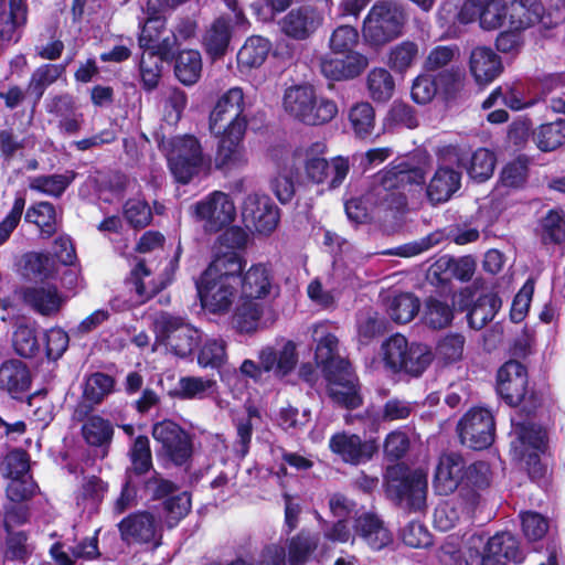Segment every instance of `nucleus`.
<instances>
[{
    "label": "nucleus",
    "mask_w": 565,
    "mask_h": 565,
    "mask_svg": "<svg viewBox=\"0 0 565 565\" xmlns=\"http://www.w3.org/2000/svg\"><path fill=\"white\" fill-rule=\"evenodd\" d=\"M245 100L241 87H232L216 102L209 118L212 135L218 138L215 167L231 171L248 163L243 139L247 129Z\"/></svg>",
    "instance_id": "obj_1"
},
{
    "label": "nucleus",
    "mask_w": 565,
    "mask_h": 565,
    "mask_svg": "<svg viewBox=\"0 0 565 565\" xmlns=\"http://www.w3.org/2000/svg\"><path fill=\"white\" fill-rule=\"evenodd\" d=\"M312 339L317 342L315 356L328 381L329 396L347 408L360 406L362 398L358 392L356 377L350 362L339 352L338 338L328 331L327 326L317 324L312 328Z\"/></svg>",
    "instance_id": "obj_2"
},
{
    "label": "nucleus",
    "mask_w": 565,
    "mask_h": 565,
    "mask_svg": "<svg viewBox=\"0 0 565 565\" xmlns=\"http://www.w3.org/2000/svg\"><path fill=\"white\" fill-rule=\"evenodd\" d=\"M425 179L422 167L409 160L394 161L372 178L364 200L381 211L403 210L407 204V189L423 184Z\"/></svg>",
    "instance_id": "obj_3"
},
{
    "label": "nucleus",
    "mask_w": 565,
    "mask_h": 565,
    "mask_svg": "<svg viewBox=\"0 0 565 565\" xmlns=\"http://www.w3.org/2000/svg\"><path fill=\"white\" fill-rule=\"evenodd\" d=\"M407 13L394 1H379L364 18L362 35L371 46L380 47L403 34Z\"/></svg>",
    "instance_id": "obj_4"
},
{
    "label": "nucleus",
    "mask_w": 565,
    "mask_h": 565,
    "mask_svg": "<svg viewBox=\"0 0 565 565\" xmlns=\"http://www.w3.org/2000/svg\"><path fill=\"white\" fill-rule=\"evenodd\" d=\"M523 559L520 543L510 532L497 533L487 542L481 535H471L467 542V565H507L508 561L521 563Z\"/></svg>",
    "instance_id": "obj_5"
},
{
    "label": "nucleus",
    "mask_w": 565,
    "mask_h": 565,
    "mask_svg": "<svg viewBox=\"0 0 565 565\" xmlns=\"http://www.w3.org/2000/svg\"><path fill=\"white\" fill-rule=\"evenodd\" d=\"M284 108L295 118L307 125H322L338 114L337 104L328 98H317L309 85L292 86L284 95Z\"/></svg>",
    "instance_id": "obj_6"
},
{
    "label": "nucleus",
    "mask_w": 565,
    "mask_h": 565,
    "mask_svg": "<svg viewBox=\"0 0 565 565\" xmlns=\"http://www.w3.org/2000/svg\"><path fill=\"white\" fill-rule=\"evenodd\" d=\"M511 454L514 460L524 462L533 477L542 475L540 452L546 446V433L542 426L521 416L512 417Z\"/></svg>",
    "instance_id": "obj_7"
},
{
    "label": "nucleus",
    "mask_w": 565,
    "mask_h": 565,
    "mask_svg": "<svg viewBox=\"0 0 565 565\" xmlns=\"http://www.w3.org/2000/svg\"><path fill=\"white\" fill-rule=\"evenodd\" d=\"M427 476L422 470H388L387 494L402 509L419 512L426 508Z\"/></svg>",
    "instance_id": "obj_8"
},
{
    "label": "nucleus",
    "mask_w": 565,
    "mask_h": 565,
    "mask_svg": "<svg viewBox=\"0 0 565 565\" xmlns=\"http://www.w3.org/2000/svg\"><path fill=\"white\" fill-rule=\"evenodd\" d=\"M384 361L393 371L420 375L431 363L433 355L426 345L412 343L402 334H394L383 343Z\"/></svg>",
    "instance_id": "obj_9"
},
{
    "label": "nucleus",
    "mask_w": 565,
    "mask_h": 565,
    "mask_svg": "<svg viewBox=\"0 0 565 565\" xmlns=\"http://www.w3.org/2000/svg\"><path fill=\"white\" fill-rule=\"evenodd\" d=\"M170 170L181 183H188L199 173L204 157L200 141L191 135L177 136L162 142Z\"/></svg>",
    "instance_id": "obj_10"
},
{
    "label": "nucleus",
    "mask_w": 565,
    "mask_h": 565,
    "mask_svg": "<svg viewBox=\"0 0 565 565\" xmlns=\"http://www.w3.org/2000/svg\"><path fill=\"white\" fill-rule=\"evenodd\" d=\"M497 391L510 406L521 405L527 415L540 405L534 393L527 394L526 370L519 361L510 360L499 369Z\"/></svg>",
    "instance_id": "obj_11"
},
{
    "label": "nucleus",
    "mask_w": 565,
    "mask_h": 565,
    "mask_svg": "<svg viewBox=\"0 0 565 565\" xmlns=\"http://www.w3.org/2000/svg\"><path fill=\"white\" fill-rule=\"evenodd\" d=\"M157 338L180 358L189 356L198 347L201 333L179 317L160 313L154 321Z\"/></svg>",
    "instance_id": "obj_12"
},
{
    "label": "nucleus",
    "mask_w": 565,
    "mask_h": 565,
    "mask_svg": "<svg viewBox=\"0 0 565 565\" xmlns=\"http://www.w3.org/2000/svg\"><path fill=\"white\" fill-rule=\"evenodd\" d=\"M439 160L440 163L426 189L427 199L434 205L447 202L459 190L461 173L450 166L461 167L463 164L456 147L445 148Z\"/></svg>",
    "instance_id": "obj_13"
},
{
    "label": "nucleus",
    "mask_w": 565,
    "mask_h": 565,
    "mask_svg": "<svg viewBox=\"0 0 565 565\" xmlns=\"http://www.w3.org/2000/svg\"><path fill=\"white\" fill-rule=\"evenodd\" d=\"M152 437L160 445L159 454L175 466L185 465L192 457V438L177 423L164 419L152 427Z\"/></svg>",
    "instance_id": "obj_14"
},
{
    "label": "nucleus",
    "mask_w": 565,
    "mask_h": 565,
    "mask_svg": "<svg viewBox=\"0 0 565 565\" xmlns=\"http://www.w3.org/2000/svg\"><path fill=\"white\" fill-rule=\"evenodd\" d=\"M120 537L127 544L149 545L157 548L162 544V521L150 511L130 513L118 523Z\"/></svg>",
    "instance_id": "obj_15"
},
{
    "label": "nucleus",
    "mask_w": 565,
    "mask_h": 565,
    "mask_svg": "<svg viewBox=\"0 0 565 565\" xmlns=\"http://www.w3.org/2000/svg\"><path fill=\"white\" fill-rule=\"evenodd\" d=\"M457 430L462 445L475 450L486 449L494 440L493 415L486 408H472L459 420Z\"/></svg>",
    "instance_id": "obj_16"
},
{
    "label": "nucleus",
    "mask_w": 565,
    "mask_h": 565,
    "mask_svg": "<svg viewBox=\"0 0 565 565\" xmlns=\"http://www.w3.org/2000/svg\"><path fill=\"white\" fill-rule=\"evenodd\" d=\"M195 216L204 221L206 232H218L230 225L236 215L234 202L228 194L215 191L191 206Z\"/></svg>",
    "instance_id": "obj_17"
},
{
    "label": "nucleus",
    "mask_w": 565,
    "mask_h": 565,
    "mask_svg": "<svg viewBox=\"0 0 565 565\" xmlns=\"http://www.w3.org/2000/svg\"><path fill=\"white\" fill-rule=\"evenodd\" d=\"M242 216L247 227L260 234L271 233L279 223V209L266 194L252 193L246 196Z\"/></svg>",
    "instance_id": "obj_18"
},
{
    "label": "nucleus",
    "mask_w": 565,
    "mask_h": 565,
    "mask_svg": "<svg viewBox=\"0 0 565 565\" xmlns=\"http://www.w3.org/2000/svg\"><path fill=\"white\" fill-rule=\"evenodd\" d=\"M238 284L202 275L199 294L203 308L212 313L223 315L234 303Z\"/></svg>",
    "instance_id": "obj_19"
},
{
    "label": "nucleus",
    "mask_w": 565,
    "mask_h": 565,
    "mask_svg": "<svg viewBox=\"0 0 565 565\" xmlns=\"http://www.w3.org/2000/svg\"><path fill=\"white\" fill-rule=\"evenodd\" d=\"M329 448L345 463L353 466L367 462L377 451L374 440H364L359 435L345 431L334 434L329 440Z\"/></svg>",
    "instance_id": "obj_20"
},
{
    "label": "nucleus",
    "mask_w": 565,
    "mask_h": 565,
    "mask_svg": "<svg viewBox=\"0 0 565 565\" xmlns=\"http://www.w3.org/2000/svg\"><path fill=\"white\" fill-rule=\"evenodd\" d=\"M115 379L103 372L88 375L83 384L82 399L74 409V418L83 420L96 405L114 392Z\"/></svg>",
    "instance_id": "obj_21"
},
{
    "label": "nucleus",
    "mask_w": 565,
    "mask_h": 565,
    "mask_svg": "<svg viewBox=\"0 0 565 565\" xmlns=\"http://www.w3.org/2000/svg\"><path fill=\"white\" fill-rule=\"evenodd\" d=\"M465 460L457 452H446L439 457L434 476V487L439 494L452 493L462 482Z\"/></svg>",
    "instance_id": "obj_22"
},
{
    "label": "nucleus",
    "mask_w": 565,
    "mask_h": 565,
    "mask_svg": "<svg viewBox=\"0 0 565 565\" xmlns=\"http://www.w3.org/2000/svg\"><path fill=\"white\" fill-rule=\"evenodd\" d=\"M31 383V372L21 360L10 359L0 364V391L12 398L22 399L30 390Z\"/></svg>",
    "instance_id": "obj_23"
},
{
    "label": "nucleus",
    "mask_w": 565,
    "mask_h": 565,
    "mask_svg": "<svg viewBox=\"0 0 565 565\" xmlns=\"http://www.w3.org/2000/svg\"><path fill=\"white\" fill-rule=\"evenodd\" d=\"M22 299L33 311L44 317L57 315L65 302L53 285L26 287L22 290Z\"/></svg>",
    "instance_id": "obj_24"
},
{
    "label": "nucleus",
    "mask_w": 565,
    "mask_h": 565,
    "mask_svg": "<svg viewBox=\"0 0 565 565\" xmlns=\"http://www.w3.org/2000/svg\"><path fill=\"white\" fill-rule=\"evenodd\" d=\"M321 20L315 8L301 6L285 15L281 21V30L295 40H306L318 29Z\"/></svg>",
    "instance_id": "obj_25"
},
{
    "label": "nucleus",
    "mask_w": 565,
    "mask_h": 565,
    "mask_svg": "<svg viewBox=\"0 0 565 565\" xmlns=\"http://www.w3.org/2000/svg\"><path fill=\"white\" fill-rule=\"evenodd\" d=\"M259 362L265 372H274L277 377L289 374L298 363L296 343L286 341L280 350L266 347L259 352Z\"/></svg>",
    "instance_id": "obj_26"
},
{
    "label": "nucleus",
    "mask_w": 565,
    "mask_h": 565,
    "mask_svg": "<svg viewBox=\"0 0 565 565\" xmlns=\"http://www.w3.org/2000/svg\"><path fill=\"white\" fill-rule=\"evenodd\" d=\"M242 300H258L270 295L274 284L270 271L262 264L250 266L238 279Z\"/></svg>",
    "instance_id": "obj_27"
},
{
    "label": "nucleus",
    "mask_w": 565,
    "mask_h": 565,
    "mask_svg": "<svg viewBox=\"0 0 565 565\" xmlns=\"http://www.w3.org/2000/svg\"><path fill=\"white\" fill-rule=\"evenodd\" d=\"M150 275L151 270L146 267L145 260L140 259L127 279L128 285H130L131 289L135 291L139 303H145L153 298L172 280V274L166 273L164 277L147 281L146 279L149 278Z\"/></svg>",
    "instance_id": "obj_28"
},
{
    "label": "nucleus",
    "mask_w": 565,
    "mask_h": 565,
    "mask_svg": "<svg viewBox=\"0 0 565 565\" xmlns=\"http://www.w3.org/2000/svg\"><path fill=\"white\" fill-rule=\"evenodd\" d=\"M369 65L365 55L353 52L345 58L326 57L321 60V73L330 79L342 81L359 76Z\"/></svg>",
    "instance_id": "obj_29"
},
{
    "label": "nucleus",
    "mask_w": 565,
    "mask_h": 565,
    "mask_svg": "<svg viewBox=\"0 0 565 565\" xmlns=\"http://www.w3.org/2000/svg\"><path fill=\"white\" fill-rule=\"evenodd\" d=\"M470 72L479 85L494 81L503 71L501 58L487 46H477L470 54Z\"/></svg>",
    "instance_id": "obj_30"
},
{
    "label": "nucleus",
    "mask_w": 565,
    "mask_h": 565,
    "mask_svg": "<svg viewBox=\"0 0 565 565\" xmlns=\"http://www.w3.org/2000/svg\"><path fill=\"white\" fill-rule=\"evenodd\" d=\"M233 31V18L221 15L216 18L205 30L202 44L212 58H220L225 55Z\"/></svg>",
    "instance_id": "obj_31"
},
{
    "label": "nucleus",
    "mask_w": 565,
    "mask_h": 565,
    "mask_svg": "<svg viewBox=\"0 0 565 565\" xmlns=\"http://www.w3.org/2000/svg\"><path fill=\"white\" fill-rule=\"evenodd\" d=\"M507 7L509 26L515 31L535 25L544 14V7L539 0H513Z\"/></svg>",
    "instance_id": "obj_32"
},
{
    "label": "nucleus",
    "mask_w": 565,
    "mask_h": 565,
    "mask_svg": "<svg viewBox=\"0 0 565 565\" xmlns=\"http://www.w3.org/2000/svg\"><path fill=\"white\" fill-rule=\"evenodd\" d=\"M245 260L234 250L218 252L203 275L238 284Z\"/></svg>",
    "instance_id": "obj_33"
},
{
    "label": "nucleus",
    "mask_w": 565,
    "mask_h": 565,
    "mask_svg": "<svg viewBox=\"0 0 565 565\" xmlns=\"http://www.w3.org/2000/svg\"><path fill=\"white\" fill-rule=\"evenodd\" d=\"M354 529L355 533L374 550H381L392 541L391 533L382 520L371 513L356 518Z\"/></svg>",
    "instance_id": "obj_34"
},
{
    "label": "nucleus",
    "mask_w": 565,
    "mask_h": 565,
    "mask_svg": "<svg viewBox=\"0 0 565 565\" xmlns=\"http://www.w3.org/2000/svg\"><path fill=\"white\" fill-rule=\"evenodd\" d=\"M319 535L308 530H301L288 540L289 565H306L319 545Z\"/></svg>",
    "instance_id": "obj_35"
},
{
    "label": "nucleus",
    "mask_w": 565,
    "mask_h": 565,
    "mask_svg": "<svg viewBox=\"0 0 565 565\" xmlns=\"http://www.w3.org/2000/svg\"><path fill=\"white\" fill-rule=\"evenodd\" d=\"M270 50L269 40L259 35L249 36L237 53V63L244 68H257L264 64Z\"/></svg>",
    "instance_id": "obj_36"
},
{
    "label": "nucleus",
    "mask_w": 565,
    "mask_h": 565,
    "mask_svg": "<svg viewBox=\"0 0 565 565\" xmlns=\"http://www.w3.org/2000/svg\"><path fill=\"white\" fill-rule=\"evenodd\" d=\"M22 274L30 279H50L56 274L54 259L49 254L30 252L22 256Z\"/></svg>",
    "instance_id": "obj_37"
},
{
    "label": "nucleus",
    "mask_w": 565,
    "mask_h": 565,
    "mask_svg": "<svg viewBox=\"0 0 565 565\" xmlns=\"http://www.w3.org/2000/svg\"><path fill=\"white\" fill-rule=\"evenodd\" d=\"M327 150L323 142H313L305 151V173L309 181L316 184H323L327 180L328 161L321 157Z\"/></svg>",
    "instance_id": "obj_38"
},
{
    "label": "nucleus",
    "mask_w": 565,
    "mask_h": 565,
    "mask_svg": "<svg viewBox=\"0 0 565 565\" xmlns=\"http://www.w3.org/2000/svg\"><path fill=\"white\" fill-rule=\"evenodd\" d=\"M262 316V303L252 300H243L233 316L234 328L239 333H254L263 328L260 322Z\"/></svg>",
    "instance_id": "obj_39"
},
{
    "label": "nucleus",
    "mask_w": 565,
    "mask_h": 565,
    "mask_svg": "<svg viewBox=\"0 0 565 565\" xmlns=\"http://www.w3.org/2000/svg\"><path fill=\"white\" fill-rule=\"evenodd\" d=\"M201 72L202 58L199 51L184 50L175 57L174 74L182 84H195L201 76Z\"/></svg>",
    "instance_id": "obj_40"
},
{
    "label": "nucleus",
    "mask_w": 565,
    "mask_h": 565,
    "mask_svg": "<svg viewBox=\"0 0 565 565\" xmlns=\"http://www.w3.org/2000/svg\"><path fill=\"white\" fill-rule=\"evenodd\" d=\"M217 388L213 379L183 376L179 380L175 395L181 399H203L212 396Z\"/></svg>",
    "instance_id": "obj_41"
},
{
    "label": "nucleus",
    "mask_w": 565,
    "mask_h": 565,
    "mask_svg": "<svg viewBox=\"0 0 565 565\" xmlns=\"http://www.w3.org/2000/svg\"><path fill=\"white\" fill-rule=\"evenodd\" d=\"M366 87L374 102L385 103L394 94L395 81L387 70L375 67L367 74Z\"/></svg>",
    "instance_id": "obj_42"
},
{
    "label": "nucleus",
    "mask_w": 565,
    "mask_h": 565,
    "mask_svg": "<svg viewBox=\"0 0 565 565\" xmlns=\"http://www.w3.org/2000/svg\"><path fill=\"white\" fill-rule=\"evenodd\" d=\"M454 319L452 307L440 299L429 297L424 307L423 322L434 330L447 328Z\"/></svg>",
    "instance_id": "obj_43"
},
{
    "label": "nucleus",
    "mask_w": 565,
    "mask_h": 565,
    "mask_svg": "<svg viewBox=\"0 0 565 565\" xmlns=\"http://www.w3.org/2000/svg\"><path fill=\"white\" fill-rule=\"evenodd\" d=\"M540 237L543 244L565 242V212L562 209L550 210L540 222Z\"/></svg>",
    "instance_id": "obj_44"
},
{
    "label": "nucleus",
    "mask_w": 565,
    "mask_h": 565,
    "mask_svg": "<svg viewBox=\"0 0 565 565\" xmlns=\"http://www.w3.org/2000/svg\"><path fill=\"white\" fill-rule=\"evenodd\" d=\"M533 140L542 151H552L565 143V120L543 124L533 132Z\"/></svg>",
    "instance_id": "obj_45"
},
{
    "label": "nucleus",
    "mask_w": 565,
    "mask_h": 565,
    "mask_svg": "<svg viewBox=\"0 0 565 565\" xmlns=\"http://www.w3.org/2000/svg\"><path fill=\"white\" fill-rule=\"evenodd\" d=\"M65 71V65L45 64L36 68L29 82L26 92L38 103L47 86L53 84Z\"/></svg>",
    "instance_id": "obj_46"
},
{
    "label": "nucleus",
    "mask_w": 565,
    "mask_h": 565,
    "mask_svg": "<svg viewBox=\"0 0 565 565\" xmlns=\"http://www.w3.org/2000/svg\"><path fill=\"white\" fill-rule=\"evenodd\" d=\"M419 49L413 41H403L394 45L388 53V66L396 73H405L418 60Z\"/></svg>",
    "instance_id": "obj_47"
},
{
    "label": "nucleus",
    "mask_w": 565,
    "mask_h": 565,
    "mask_svg": "<svg viewBox=\"0 0 565 565\" xmlns=\"http://www.w3.org/2000/svg\"><path fill=\"white\" fill-rule=\"evenodd\" d=\"M495 161L497 159L492 151L479 148L472 153L469 164L466 166L463 163L462 166L466 167L471 179L477 182H484L493 174Z\"/></svg>",
    "instance_id": "obj_48"
},
{
    "label": "nucleus",
    "mask_w": 565,
    "mask_h": 565,
    "mask_svg": "<svg viewBox=\"0 0 565 565\" xmlns=\"http://www.w3.org/2000/svg\"><path fill=\"white\" fill-rule=\"evenodd\" d=\"M25 221L39 226L42 235L46 238L56 232V212L52 203L40 202L31 206L26 211Z\"/></svg>",
    "instance_id": "obj_49"
},
{
    "label": "nucleus",
    "mask_w": 565,
    "mask_h": 565,
    "mask_svg": "<svg viewBox=\"0 0 565 565\" xmlns=\"http://www.w3.org/2000/svg\"><path fill=\"white\" fill-rule=\"evenodd\" d=\"M74 177V172H66L64 174L39 175L31 179L29 188L47 195L58 198L72 183Z\"/></svg>",
    "instance_id": "obj_50"
},
{
    "label": "nucleus",
    "mask_w": 565,
    "mask_h": 565,
    "mask_svg": "<svg viewBox=\"0 0 565 565\" xmlns=\"http://www.w3.org/2000/svg\"><path fill=\"white\" fill-rule=\"evenodd\" d=\"M419 310V301L412 294H399L393 297L387 305V312L397 323H407Z\"/></svg>",
    "instance_id": "obj_51"
},
{
    "label": "nucleus",
    "mask_w": 565,
    "mask_h": 565,
    "mask_svg": "<svg viewBox=\"0 0 565 565\" xmlns=\"http://www.w3.org/2000/svg\"><path fill=\"white\" fill-rule=\"evenodd\" d=\"M508 20V7L503 0H482L479 23L483 30H497Z\"/></svg>",
    "instance_id": "obj_52"
},
{
    "label": "nucleus",
    "mask_w": 565,
    "mask_h": 565,
    "mask_svg": "<svg viewBox=\"0 0 565 565\" xmlns=\"http://www.w3.org/2000/svg\"><path fill=\"white\" fill-rule=\"evenodd\" d=\"M226 342L223 339H206L199 350L198 363L202 367L218 369L226 362Z\"/></svg>",
    "instance_id": "obj_53"
},
{
    "label": "nucleus",
    "mask_w": 565,
    "mask_h": 565,
    "mask_svg": "<svg viewBox=\"0 0 565 565\" xmlns=\"http://www.w3.org/2000/svg\"><path fill=\"white\" fill-rule=\"evenodd\" d=\"M360 33L350 24L337 26L329 39V47L335 54H353V49L359 44Z\"/></svg>",
    "instance_id": "obj_54"
},
{
    "label": "nucleus",
    "mask_w": 565,
    "mask_h": 565,
    "mask_svg": "<svg viewBox=\"0 0 565 565\" xmlns=\"http://www.w3.org/2000/svg\"><path fill=\"white\" fill-rule=\"evenodd\" d=\"M466 339L460 333H448L436 345V354L445 363H455L462 359Z\"/></svg>",
    "instance_id": "obj_55"
},
{
    "label": "nucleus",
    "mask_w": 565,
    "mask_h": 565,
    "mask_svg": "<svg viewBox=\"0 0 565 565\" xmlns=\"http://www.w3.org/2000/svg\"><path fill=\"white\" fill-rule=\"evenodd\" d=\"M131 468L128 469L129 473L132 471L136 475H143L152 467V457L147 436H138L130 449Z\"/></svg>",
    "instance_id": "obj_56"
},
{
    "label": "nucleus",
    "mask_w": 565,
    "mask_h": 565,
    "mask_svg": "<svg viewBox=\"0 0 565 565\" xmlns=\"http://www.w3.org/2000/svg\"><path fill=\"white\" fill-rule=\"evenodd\" d=\"M83 436L92 446H102L110 441L113 428L110 424L99 416H92L83 426Z\"/></svg>",
    "instance_id": "obj_57"
},
{
    "label": "nucleus",
    "mask_w": 565,
    "mask_h": 565,
    "mask_svg": "<svg viewBox=\"0 0 565 565\" xmlns=\"http://www.w3.org/2000/svg\"><path fill=\"white\" fill-rule=\"evenodd\" d=\"M124 217L134 228H143L152 220V212L148 203L139 199H130L124 204Z\"/></svg>",
    "instance_id": "obj_58"
},
{
    "label": "nucleus",
    "mask_w": 565,
    "mask_h": 565,
    "mask_svg": "<svg viewBox=\"0 0 565 565\" xmlns=\"http://www.w3.org/2000/svg\"><path fill=\"white\" fill-rule=\"evenodd\" d=\"M13 348L23 358H33L40 351V343L35 329L21 324L13 333Z\"/></svg>",
    "instance_id": "obj_59"
},
{
    "label": "nucleus",
    "mask_w": 565,
    "mask_h": 565,
    "mask_svg": "<svg viewBox=\"0 0 565 565\" xmlns=\"http://www.w3.org/2000/svg\"><path fill=\"white\" fill-rule=\"evenodd\" d=\"M350 121L354 132L365 138L371 135L374 128V109L369 103H360L351 108Z\"/></svg>",
    "instance_id": "obj_60"
},
{
    "label": "nucleus",
    "mask_w": 565,
    "mask_h": 565,
    "mask_svg": "<svg viewBox=\"0 0 565 565\" xmlns=\"http://www.w3.org/2000/svg\"><path fill=\"white\" fill-rule=\"evenodd\" d=\"M497 301L493 297L479 298L468 313V322L472 329L480 330L494 318Z\"/></svg>",
    "instance_id": "obj_61"
},
{
    "label": "nucleus",
    "mask_w": 565,
    "mask_h": 565,
    "mask_svg": "<svg viewBox=\"0 0 565 565\" xmlns=\"http://www.w3.org/2000/svg\"><path fill=\"white\" fill-rule=\"evenodd\" d=\"M386 125L391 128L413 129L418 126V118L412 106L402 102H394L386 115Z\"/></svg>",
    "instance_id": "obj_62"
},
{
    "label": "nucleus",
    "mask_w": 565,
    "mask_h": 565,
    "mask_svg": "<svg viewBox=\"0 0 565 565\" xmlns=\"http://www.w3.org/2000/svg\"><path fill=\"white\" fill-rule=\"evenodd\" d=\"M7 533L4 557L11 561L26 562L33 552V547L28 544L26 534L12 531Z\"/></svg>",
    "instance_id": "obj_63"
},
{
    "label": "nucleus",
    "mask_w": 565,
    "mask_h": 565,
    "mask_svg": "<svg viewBox=\"0 0 565 565\" xmlns=\"http://www.w3.org/2000/svg\"><path fill=\"white\" fill-rule=\"evenodd\" d=\"M352 162L349 157L337 156L328 161L327 180L323 181V185L328 190H335L340 188L348 174L350 173Z\"/></svg>",
    "instance_id": "obj_64"
}]
</instances>
